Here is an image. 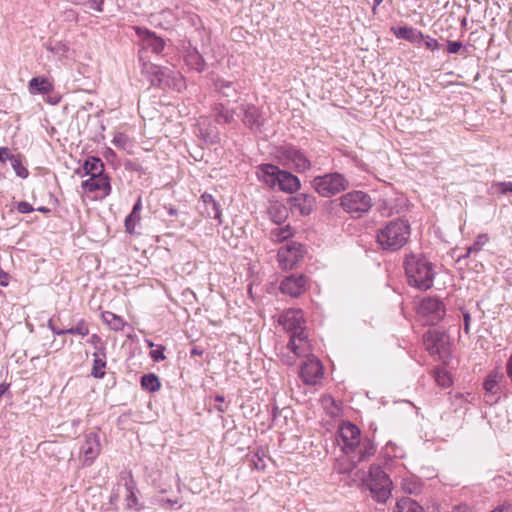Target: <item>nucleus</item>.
Listing matches in <instances>:
<instances>
[{"label":"nucleus","mask_w":512,"mask_h":512,"mask_svg":"<svg viewBox=\"0 0 512 512\" xmlns=\"http://www.w3.org/2000/svg\"><path fill=\"white\" fill-rule=\"evenodd\" d=\"M215 87L224 97H234L237 94V90L233 86V83L224 79H217Z\"/></svg>","instance_id":"nucleus-35"},{"label":"nucleus","mask_w":512,"mask_h":512,"mask_svg":"<svg viewBox=\"0 0 512 512\" xmlns=\"http://www.w3.org/2000/svg\"><path fill=\"white\" fill-rule=\"evenodd\" d=\"M383 2V0H374L373 11Z\"/></svg>","instance_id":"nucleus-63"},{"label":"nucleus","mask_w":512,"mask_h":512,"mask_svg":"<svg viewBox=\"0 0 512 512\" xmlns=\"http://www.w3.org/2000/svg\"><path fill=\"white\" fill-rule=\"evenodd\" d=\"M436 381L442 387H448L451 384V378L445 372L438 371L436 374Z\"/></svg>","instance_id":"nucleus-44"},{"label":"nucleus","mask_w":512,"mask_h":512,"mask_svg":"<svg viewBox=\"0 0 512 512\" xmlns=\"http://www.w3.org/2000/svg\"><path fill=\"white\" fill-rule=\"evenodd\" d=\"M293 235L292 229L289 225L284 227H276L270 232V238L274 242H283L288 240Z\"/></svg>","instance_id":"nucleus-34"},{"label":"nucleus","mask_w":512,"mask_h":512,"mask_svg":"<svg viewBox=\"0 0 512 512\" xmlns=\"http://www.w3.org/2000/svg\"><path fill=\"white\" fill-rule=\"evenodd\" d=\"M179 498H165L162 496H158L155 498V503L164 509H172L175 505L179 504Z\"/></svg>","instance_id":"nucleus-41"},{"label":"nucleus","mask_w":512,"mask_h":512,"mask_svg":"<svg viewBox=\"0 0 512 512\" xmlns=\"http://www.w3.org/2000/svg\"><path fill=\"white\" fill-rule=\"evenodd\" d=\"M68 18L76 19V13L73 10L66 12Z\"/></svg>","instance_id":"nucleus-60"},{"label":"nucleus","mask_w":512,"mask_h":512,"mask_svg":"<svg viewBox=\"0 0 512 512\" xmlns=\"http://www.w3.org/2000/svg\"><path fill=\"white\" fill-rule=\"evenodd\" d=\"M312 352L311 344L303 332L290 336L286 346L281 347L278 356L285 365H294L297 358L309 356Z\"/></svg>","instance_id":"nucleus-6"},{"label":"nucleus","mask_w":512,"mask_h":512,"mask_svg":"<svg viewBox=\"0 0 512 512\" xmlns=\"http://www.w3.org/2000/svg\"><path fill=\"white\" fill-rule=\"evenodd\" d=\"M410 233V224L407 220H391L378 229L376 242L382 250L398 251L407 243Z\"/></svg>","instance_id":"nucleus-3"},{"label":"nucleus","mask_w":512,"mask_h":512,"mask_svg":"<svg viewBox=\"0 0 512 512\" xmlns=\"http://www.w3.org/2000/svg\"><path fill=\"white\" fill-rule=\"evenodd\" d=\"M340 205L347 213L360 216L370 210L372 200L371 197L363 191H352L341 196Z\"/></svg>","instance_id":"nucleus-10"},{"label":"nucleus","mask_w":512,"mask_h":512,"mask_svg":"<svg viewBox=\"0 0 512 512\" xmlns=\"http://www.w3.org/2000/svg\"><path fill=\"white\" fill-rule=\"evenodd\" d=\"M215 401L218 402L217 405H215V409L219 412H225L226 408L222 405L224 402V397L221 395L215 396Z\"/></svg>","instance_id":"nucleus-54"},{"label":"nucleus","mask_w":512,"mask_h":512,"mask_svg":"<svg viewBox=\"0 0 512 512\" xmlns=\"http://www.w3.org/2000/svg\"><path fill=\"white\" fill-rule=\"evenodd\" d=\"M366 485L372 497L379 503H385L391 496L392 481L381 467L372 465Z\"/></svg>","instance_id":"nucleus-7"},{"label":"nucleus","mask_w":512,"mask_h":512,"mask_svg":"<svg viewBox=\"0 0 512 512\" xmlns=\"http://www.w3.org/2000/svg\"><path fill=\"white\" fill-rule=\"evenodd\" d=\"M142 210V200L139 197L133 206L131 213L125 219V229L128 233L132 234L136 225L140 222V212Z\"/></svg>","instance_id":"nucleus-28"},{"label":"nucleus","mask_w":512,"mask_h":512,"mask_svg":"<svg viewBox=\"0 0 512 512\" xmlns=\"http://www.w3.org/2000/svg\"><path fill=\"white\" fill-rule=\"evenodd\" d=\"M202 213L208 218L217 220L218 224L222 223V212L219 204L215 201L213 196L209 193L201 195Z\"/></svg>","instance_id":"nucleus-23"},{"label":"nucleus","mask_w":512,"mask_h":512,"mask_svg":"<svg viewBox=\"0 0 512 512\" xmlns=\"http://www.w3.org/2000/svg\"><path fill=\"white\" fill-rule=\"evenodd\" d=\"M133 29L141 46L139 50L141 73L148 78L151 85L160 88L168 87L177 91L184 89L186 87L185 80L179 72L167 67L157 66L145 60L144 53L146 51H151L156 55L160 54L164 50L165 41L147 28L134 26Z\"/></svg>","instance_id":"nucleus-1"},{"label":"nucleus","mask_w":512,"mask_h":512,"mask_svg":"<svg viewBox=\"0 0 512 512\" xmlns=\"http://www.w3.org/2000/svg\"><path fill=\"white\" fill-rule=\"evenodd\" d=\"M150 357L156 362L164 360L166 358L164 355V347L159 346L157 349L151 350Z\"/></svg>","instance_id":"nucleus-46"},{"label":"nucleus","mask_w":512,"mask_h":512,"mask_svg":"<svg viewBox=\"0 0 512 512\" xmlns=\"http://www.w3.org/2000/svg\"><path fill=\"white\" fill-rule=\"evenodd\" d=\"M506 281L509 283V285L512 286V272L507 273L506 275Z\"/></svg>","instance_id":"nucleus-62"},{"label":"nucleus","mask_w":512,"mask_h":512,"mask_svg":"<svg viewBox=\"0 0 512 512\" xmlns=\"http://www.w3.org/2000/svg\"><path fill=\"white\" fill-rule=\"evenodd\" d=\"M212 111L216 122L219 124H230L234 121V110L229 109L223 103L215 104Z\"/></svg>","instance_id":"nucleus-27"},{"label":"nucleus","mask_w":512,"mask_h":512,"mask_svg":"<svg viewBox=\"0 0 512 512\" xmlns=\"http://www.w3.org/2000/svg\"><path fill=\"white\" fill-rule=\"evenodd\" d=\"M405 273L408 283L420 290H427L432 287L434 272L432 265L424 257L411 254L404 262Z\"/></svg>","instance_id":"nucleus-4"},{"label":"nucleus","mask_w":512,"mask_h":512,"mask_svg":"<svg viewBox=\"0 0 512 512\" xmlns=\"http://www.w3.org/2000/svg\"><path fill=\"white\" fill-rule=\"evenodd\" d=\"M8 279H9V276L6 272H4L1 268H0V285L2 286H7L8 285Z\"/></svg>","instance_id":"nucleus-55"},{"label":"nucleus","mask_w":512,"mask_h":512,"mask_svg":"<svg viewBox=\"0 0 512 512\" xmlns=\"http://www.w3.org/2000/svg\"><path fill=\"white\" fill-rule=\"evenodd\" d=\"M305 358L307 359L302 363L299 375L305 384L315 385L323 377V366L311 353Z\"/></svg>","instance_id":"nucleus-12"},{"label":"nucleus","mask_w":512,"mask_h":512,"mask_svg":"<svg viewBox=\"0 0 512 512\" xmlns=\"http://www.w3.org/2000/svg\"><path fill=\"white\" fill-rule=\"evenodd\" d=\"M303 246L297 242H287L278 250L277 258L283 269H293L303 258Z\"/></svg>","instance_id":"nucleus-11"},{"label":"nucleus","mask_w":512,"mask_h":512,"mask_svg":"<svg viewBox=\"0 0 512 512\" xmlns=\"http://www.w3.org/2000/svg\"><path fill=\"white\" fill-rule=\"evenodd\" d=\"M28 87L31 94H49L54 89L52 82L46 77H33Z\"/></svg>","instance_id":"nucleus-26"},{"label":"nucleus","mask_w":512,"mask_h":512,"mask_svg":"<svg viewBox=\"0 0 512 512\" xmlns=\"http://www.w3.org/2000/svg\"><path fill=\"white\" fill-rule=\"evenodd\" d=\"M185 63L187 66L193 70H196L197 72H201L205 68V61L202 55L196 49H192L187 52L185 55Z\"/></svg>","instance_id":"nucleus-29"},{"label":"nucleus","mask_w":512,"mask_h":512,"mask_svg":"<svg viewBox=\"0 0 512 512\" xmlns=\"http://www.w3.org/2000/svg\"><path fill=\"white\" fill-rule=\"evenodd\" d=\"M136 486L132 478L126 479L125 482L118 483L117 490L110 497V502L114 504L119 496H123L125 500L126 509H136L139 510L138 506V498L136 496Z\"/></svg>","instance_id":"nucleus-15"},{"label":"nucleus","mask_w":512,"mask_h":512,"mask_svg":"<svg viewBox=\"0 0 512 512\" xmlns=\"http://www.w3.org/2000/svg\"><path fill=\"white\" fill-rule=\"evenodd\" d=\"M68 334H77L81 336H86L89 334V327L84 320H80L76 326L66 329Z\"/></svg>","instance_id":"nucleus-39"},{"label":"nucleus","mask_w":512,"mask_h":512,"mask_svg":"<svg viewBox=\"0 0 512 512\" xmlns=\"http://www.w3.org/2000/svg\"><path fill=\"white\" fill-rule=\"evenodd\" d=\"M311 185L320 196L329 198L346 190L349 181L343 174L333 172L314 177Z\"/></svg>","instance_id":"nucleus-8"},{"label":"nucleus","mask_w":512,"mask_h":512,"mask_svg":"<svg viewBox=\"0 0 512 512\" xmlns=\"http://www.w3.org/2000/svg\"><path fill=\"white\" fill-rule=\"evenodd\" d=\"M462 48V43L460 41H448L447 51L450 54H456Z\"/></svg>","instance_id":"nucleus-51"},{"label":"nucleus","mask_w":512,"mask_h":512,"mask_svg":"<svg viewBox=\"0 0 512 512\" xmlns=\"http://www.w3.org/2000/svg\"><path fill=\"white\" fill-rule=\"evenodd\" d=\"M402 490L409 494H415L420 491V483L414 478H403L401 481Z\"/></svg>","instance_id":"nucleus-37"},{"label":"nucleus","mask_w":512,"mask_h":512,"mask_svg":"<svg viewBox=\"0 0 512 512\" xmlns=\"http://www.w3.org/2000/svg\"><path fill=\"white\" fill-rule=\"evenodd\" d=\"M275 157L278 162L288 168L301 173L311 167V162L306 155L292 145H282L276 148Z\"/></svg>","instance_id":"nucleus-9"},{"label":"nucleus","mask_w":512,"mask_h":512,"mask_svg":"<svg viewBox=\"0 0 512 512\" xmlns=\"http://www.w3.org/2000/svg\"><path fill=\"white\" fill-rule=\"evenodd\" d=\"M93 366L91 370V375L95 378L101 379L105 375V367H106V353L104 356L99 353H93Z\"/></svg>","instance_id":"nucleus-31"},{"label":"nucleus","mask_w":512,"mask_h":512,"mask_svg":"<svg viewBox=\"0 0 512 512\" xmlns=\"http://www.w3.org/2000/svg\"><path fill=\"white\" fill-rule=\"evenodd\" d=\"M102 319L114 331H120L125 326V322L120 316L109 311L102 313Z\"/></svg>","instance_id":"nucleus-32"},{"label":"nucleus","mask_w":512,"mask_h":512,"mask_svg":"<svg viewBox=\"0 0 512 512\" xmlns=\"http://www.w3.org/2000/svg\"><path fill=\"white\" fill-rule=\"evenodd\" d=\"M52 331L57 334V335H63V334H68L66 332V329H63V330H56L55 328L52 327Z\"/></svg>","instance_id":"nucleus-59"},{"label":"nucleus","mask_w":512,"mask_h":512,"mask_svg":"<svg viewBox=\"0 0 512 512\" xmlns=\"http://www.w3.org/2000/svg\"><path fill=\"white\" fill-rule=\"evenodd\" d=\"M88 342L94 346V348H95L94 353H99V354H102V356H104V353H106V347H105V343L102 341V339L99 335H97V334L91 335Z\"/></svg>","instance_id":"nucleus-40"},{"label":"nucleus","mask_w":512,"mask_h":512,"mask_svg":"<svg viewBox=\"0 0 512 512\" xmlns=\"http://www.w3.org/2000/svg\"><path fill=\"white\" fill-rule=\"evenodd\" d=\"M127 136L124 135L123 133H118L114 136L113 138V144L117 147H120V148H125L126 146V143H127Z\"/></svg>","instance_id":"nucleus-47"},{"label":"nucleus","mask_w":512,"mask_h":512,"mask_svg":"<svg viewBox=\"0 0 512 512\" xmlns=\"http://www.w3.org/2000/svg\"><path fill=\"white\" fill-rule=\"evenodd\" d=\"M164 208L167 210V212H168V214H169L170 216H173V217L177 216L178 211H177V209H176V208H174L173 206H171V205H169V206H164Z\"/></svg>","instance_id":"nucleus-57"},{"label":"nucleus","mask_w":512,"mask_h":512,"mask_svg":"<svg viewBox=\"0 0 512 512\" xmlns=\"http://www.w3.org/2000/svg\"><path fill=\"white\" fill-rule=\"evenodd\" d=\"M80 176H95L104 173V163L98 157H88L81 168L75 171Z\"/></svg>","instance_id":"nucleus-24"},{"label":"nucleus","mask_w":512,"mask_h":512,"mask_svg":"<svg viewBox=\"0 0 512 512\" xmlns=\"http://www.w3.org/2000/svg\"><path fill=\"white\" fill-rule=\"evenodd\" d=\"M502 194L512 193V182H498L494 185Z\"/></svg>","instance_id":"nucleus-50"},{"label":"nucleus","mask_w":512,"mask_h":512,"mask_svg":"<svg viewBox=\"0 0 512 512\" xmlns=\"http://www.w3.org/2000/svg\"><path fill=\"white\" fill-rule=\"evenodd\" d=\"M101 444L99 436L95 432L84 435V442L80 447V454L84 457L85 464H91L99 455Z\"/></svg>","instance_id":"nucleus-18"},{"label":"nucleus","mask_w":512,"mask_h":512,"mask_svg":"<svg viewBox=\"0 0 512 512\" xmlns=\"http://www.w3.org/2000/svg\"><path fill=\"white\" fill-rule=\"evenodd\" d=\"M17 210L19 213L27 214V213L34 211V208L30 203H28L26 201H20L17 204Z\"/></svg>","instance_id":"nucleus-48"},{"label":"nucleus","mask_w":512,"mask_h":512,"mask_svg":"<svg viewBox=\"0 0 512 512\" xmlns=\"http://www.w3.org/2000/svg\"><path fill=\"white\" fill-rule=\"evenodd\" d=\"M391 30L398 39H404L414 44H420L421 38H423L422 32L413 27L398 26Z\"/></svg>","instance_id":"nucleus-25"},{"label":"nucleus","mask_w":512,"mask_h":512,"mask_svg":"<svg viewBox=\"0 0 512 512\" xmlns=\"http://www.w3.org/2000/svg\"><path fill=\"white\" fill-rule=\"evenodd\" d=\"M487 240L488 238L486 235H479L475 243L468 248V254L479 252Z\"/></svg>","instance_id":"nucleus-43"},{"label":"nucleus","mask_w":512,"mask_h":512,"mask_svg":"<svg viewBox=\"0 0 512 512\" xmlns=\"http://www.w3.org/2000/svg\"><path fill=\"white\" fill-rule=\"evenodd\" d=\"M421 42H423L424 46L431 51L437 50L440 48V44L437 39L432 38L428 35L423 34V38H421Z\"/></svg>","instance_id":"nucleus-42"},{"label":"nucleus","mask_w":512,"mask_h":512,"mask_svg":"<svg viewBox=\"0 0 512 512\" xmlns=\"http://www.w3.org/2000/svg\"><path fill=\"white\" fill-rule=\"evenodd\" d=\"M141 386L144 390L156 392L161 388V383L155 374L149 373L141 377Z\"/></svg>","instance_id":"nucleus-33"},{"label":"nucleus","mask_w":512,"mask_h":512,"mask_svg":"<svg viewBox=\"0 0 512 512\" xmlns=\"http://www.w3.org/2000/svg\"><path fill=\"white\" fill-rule=\"evenodd\" d=\"M103 3L104 0H88L86 5L89 9L95 10L97 12L103 11Z\"/></svg>","instance_id":"nucleus-49"},{"label":"nucleus","mask_w":512,"mask_h":512,"mask_svg":"<svg viewBox=\"0 0 512 512\" xmlns=\"http://www.w3.org/2000/svg\"><path fill=\"white\" fill-rule=\"evenodd\" d=\"M47 50L52 52L54 55H56L58 58H68L69 55V46L67 43L62 41H56L54 43H50L47 45Z\"/></svg>","instance_id":"nucleus-36"},{"label":"nucleus","mask_w":512,"mask_h":512,"mask_svg":"<svg viewBox=\"0 0 512 512\" xmlns=\"http://www.w3.org/2000/svg\"><path fill=\"white\" fill-rule=\"evenodd\" d=\"M491 512H512V502H503L495 507Z\"/></svg>","instance_id":"nucleus-52"},{"label":"nucleus","mask_w":512,"mask_h":512,"mask_svg":"<svg viewBox=\"0 0 512 512\" xmlns=\"http://www.w3.org/2000/svg\"><path fill=\"white\" fill-rule=\"evenodd\" d=\"M10 163H11L13 170L15 171V174L18 177H20L22 179H25L28 177L29 172H28L27 168L22 164L20 155H17L14 159H12V161Z\"/></svg>","instance_id":"nucleus-38"},{"label":"nucleus","mask_w":512,"mask_h":512,"mask_svg":"<svg viewBox=\"0 0 512 512\" xmlns=\"http://www.w3.org/2000/svg\"><path fill=\"white\" fill-rule=\"evenodd\" d=\"M504 379V374L499 370L495 369L491 371L483 382V388L486 391L485 401L487 403H494L498 400L496 397L499 393V383Z\"/></svg>","instance_id":"nucleus-21"},{"label":"nucleus","mask_w":512,"mask_h":512,"mask_svg":"<svg viewBox=\"0 0 512 512\" xmlns=\"http://www.w3.org/2000/svg\"><path fill=\"white\" fill-rule=\"evenodd\" d=\"M307 286L308 278L305 275L292 274L281 281L280 290L283 294L296 298L306 291Z\"/></svg>","instance_id":"nucleus-17"},{"label":"nucleus","mask_w":512,"mask_h":512,"mask_svg":"<svg viewBox=\"0 0 512 512\" xmlns=\"http://www.w3.org/2000/svg\"><path fill=\"white\" fill-rule=\"evenodd\" d=\"M239 109L243 124L253 132L261 131L265 119L260 109L251 103H242Z\"/></svg>","instance_id":"nucleus-13"},{"label":"nucleus","mask_w":512,"mask_h":512,"mask_svg":"<svg viewBox=\"0 0 512 512\" xmlns=\"http://www.w3.org/2000/svg\"><path fill=\"white\" fill-rule=\"evenodd\" d=\"M447 343V336L438 330H428L423 335V344L430 355L439 354Z\"/></svg>","instance_id":"nucleus-20"},{"label":"nucleus","mask_w":512,"mask_h":512,"mask_svg":"<svg viewBox=\"0 0 512 512\" xmlns=\"http://www.w3.org/2000/svg\"><path fill=\"white\" fill-rule=\"evenodd\" d=\"M506 372H507V375L508 377L511 379L512 381V355L509 357L508 361H507V364H506Z\"/></svg>","instance_id":"nucleus-56"},{"label":"nucleus","mask_w":512,"mask_h":512,"mask_svg":"<svg viewBox=\"0 0 512 512\" xmlns=\"http://www.w3.org/2000/svg\"><path fill=\"white\" fill-rule=\"evenodd\" d=\"M81 186L88 192L100 191L102 192L103 197L110 195L112 189L110 178L104 173L99 174V176L95 175L89 177L87 180L82 182Z\"/></svg>","instance_id":"nucleus-22"},{"label":"nucleus","mask_w":512,"mask_h":512,"mask_svg":"<svg viewBox=\"0 0 512 512\" xmlns=\"http://www.w3.org/2000/svg\"><path fill=\"white\" fill-rule=\"evenodd\" d=\"M463 321H464V331L466 334H469V326L471 321L470 313L465 311L463 312Z\"/></svg>","instance_id":"nucleus-53"},{"label":"nucleus","mask_w":512,"mask_h":512,"mask_svg":"<svg viewBox=\"0 0 512 512\" xmlns=\"http://www.w3.org/2000/svg\"><path fill=\"white\" fill-rule=\"evenodd\" d=\"M394 512H424L423 508L413 499L404 497L395 506Z\"/></svg>","instance_id":"nucleus-30"},{"label":"nucleus","mask_w":512,"mask_h":512,"mask_svg":"<svg viewBox=\"0 0 512 512\" xmlns=\"http://www.w3.org/2000/svg\"><path fill=\"white\" fill-rule=\"evenodd\" d=\"M17 155L12 154L8 147H0V161L2 163L6 161H12Z\"/></svg>","instance_id":"nucleus-45"},{"label":"nucleus","mask_w":512,"mask_h":512,"mask_svg":"<svg viewBox=\"0 0 512 512\" xmlns=\"http://www.w3.org/2000/svg\"><path fill=\"white\" fill-rule=\"evenodd\" d=\"M327 403L334 404V400L331 397L323 398V404L326 405Z\"/></svg>","instance_id":"nucleus-61"},{"label":"nucleus","mask_w":512,"mask_h":512,"mask_svg":"<svg viewBox=\"0 0 512 512\" xmlns=\"http://www.w3.org/2000/svg\"><path fill=\"white\" fill-rule=\"evenodd\" d=\"M291 211L307 216L312 213L316 206V198L312 194L299 193L289 199Z\"/></svg>","instance_id":"nucleus-19"},{"label":"nucleus","mask_w":512,"mask_h":512,"mask_svg":"<svg viewBox=\"0 0 512 512\" xmlns=\"http://www.w3.org/2000/svg\"><path fill=\"white\" fill-rule=\"evenodd\" d=\"M6 389L7 388H6V386L4 384H0V398L5 393Z\"/></svg>","instance_id":"nucleus-64"},{"label":"nucleus","mask_w":512,"mask_h":512,"mask_svg":"<svg viewBox=\"0 0 512 512\" xmlns=\"http://www.w3.org/2000/svg\"><path fill=\"white\" fill-rule=\"evenodd\" d=\"M338 441L343 452L356 464L374 455L376 446L368 437H362L360 429L351 422H344L338 430Z\"/></svg>","instance_id":"nucleus-2"},{"label":"nucleus","mask_w":512,"mask_h":512,"mask_svg":"<svg viewBox=\"0 0 512 512\" xmlns=\"http://www.w3.org/2000/svg\"><path fill=\"white\" fill-rule=\"evenodd\" d=\"M280 323L290 332V336L303 332L308 337L304 325V315L300 309H291L280 316Z\"/></svg>","instance_id":"nucleus-16"},{"label":"nucleus","mask_w":512,"mask_h":512,"mask_svg":"<svg viewBox=\"0 0 512 512\" xmlns=\"http://www.w3.org/2000/svg\"><path fill=\"white\" fill-rule=\"evenodd\" d=\"M37 211H39V212H41V213H44V214H47V213H49V212H50V209H49V208H47V207H43V206H42V207H38V208H37Z\"/></svg>","instance_id":"nucleus-58"},{"label":"nucleus","mask_w":512,"mask_h":512,"mask_svg":"<svg viewBox=\"0 0 512 512\" xmlns=\"http://www.w3.org/2000/svg\"><path fill=\"white\" fill-rule=\"evenodd\" d=\"M257 176L260 181L274 188L276 185L286 193H295L301 186L297 176L284 170H280L273 164H262L258 167Z\"/></svg>","instance_id":"nucleus-5"},{"label":"nucleus","mask_w":512,"mask_h":512,"mask_svg":"<svg viewBox=\"0 0 512 512\" xmlns=\"http://www.w3.org/2000/svg\"><path fill=\"white\" fill-rule=\"evenodd\" d=\"M418 312L427 317L430 324H435L444 317L445 306L439 299L427 297L420 302Z\"/></svg>","instance_id":"nucleus-14"}]
</instances>
